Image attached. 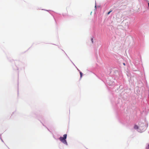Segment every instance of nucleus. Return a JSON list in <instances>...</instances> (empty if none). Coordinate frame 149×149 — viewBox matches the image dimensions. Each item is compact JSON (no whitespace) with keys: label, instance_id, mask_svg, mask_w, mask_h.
<instances>
[{"label":"nucleus","instance_id":"f257e3e1","mask_svg":"<svg viewBox=\"0 0 149 149\" xmlns=\"http://www.w3.org/2000/svg\"><path fill=\"white\" fill-rule=\"evenodd\" d=\"M67 138V134H65L63 136V137H60L59 138L60 141L64 144L67 145V143L66 140Z\"/></svg>","mask_w":149,"mask_h":149},{"label":"nucleus","instance_id":"f03ea898","mask_svg":"<svg viewBox=\"0 0 149 149\" xmlns=\"http://www.w3.org/2000/svg\"><path fill=\"white\" fill-rule=\"evenodd\" d=\"M134 128L135 129H138V126L136 125H135L134 126Z\"/></svg>","mask_w":149,"mask_h":149},{"label":"nucleus","instance_id":"7ed1b4c3","mask_svg":"<svg viewBox=\"0 0 149 149\" xmlns=\"http://www.w3.org/2000/svg\"><path fill=\"white\" fill-rule=\"evenodd\" d=\"M79 73L80 75V77L81 78L82 76V73L81 72H80Z\"/></svg>","mask_w":149,"mask_h":149},{"label":"nucleus","instance_id":"20e7f679","mask_svg":"<svg viewBox=\"0 0 149 149\" xmlns=\"http://www.w3.org/2000/svg\"><path fill=\"white\" fill-rule=\"evenodd\" d=\"M112 10H111L110 11H109V12H108V13H107V15H109L110 13H111V12H112Z\"/></svg>","mask_w":149,"mask_h":149},{"label":"nucleus","instance_id":"39448f33","mask_svg":"<svg viewBox=\"0 0 149 149\" xmlns=\"http://www.w3.org/2000/svg\"><path fill=\"white\" fill-rule=\"evenodd\" d=\"M123 65H125V63H123Z\"/></svg>","mask_w":149,"mask_h":149},{"label":"nucleus","instance_id":"423d86ee","mask_svg":"<svg viewBox=\"0 0 149 149\" xmlns=\"http://www.w3.org/2000/svg\"><path fill=\"white\" fill-rule=\"evenodd\" d=\"M91 40H92V42H93V39H92Z\"/></svg>","mask_w":149,"mask_h":149},{"label":"nucleus","instance_id":"0eeeda50","mask_svg":"<svg viewBox=\"0 0 149 149\" xmlns=\"http://www.w3.org/2000/svg\"><path fill=\"white\" fill-rule=\"evenodd\" d=\"M148 6L149 7V3H148Z\"/></svg>","mask_w":149,"mask_h":149},{"label":"nucleus","instance_id":"6e6552de","mask_svg":"<svg viewBox=\"0 0 149 149\" xmlns=\"http://www.w3.org/2000/svg\"><path fill=\"white\" fill-rule=\"evenodd\" d=\"M148 148H149V145H148Z\"/></svg>","mask_w":149,"mask_h":149}]
</instances>
